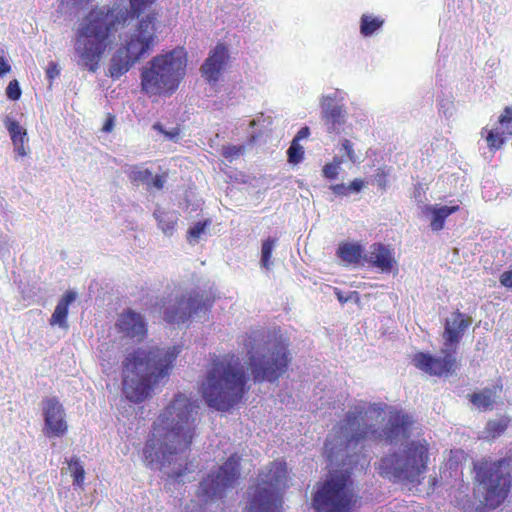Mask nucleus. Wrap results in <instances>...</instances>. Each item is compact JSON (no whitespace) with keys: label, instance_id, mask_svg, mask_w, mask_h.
<instances>
[{"label":"nucleus","instance_id":"nucleus-1","mask_svg":"<svg viewBox=\"0 0 512 512\" xmlns=\"http://www.w3.org/2000/svg\"><path fill=\"white\" fill-rule=\"evenodd\" d=\"M198 406L183 393L175 394L152 425L143 448L148 467L170 464L190 450L197 429Z\"/></svg>","mask_w":512,"mask_h":512},{"label":"nucleus","instance_id":"nucleus-2","mask_svg":"<svg viewBox=\"0 0 512 512\" xmlns=\"http://www.w3.org/2000/svg\"><path fill=\"white\" fill-rule=\"evenodd\" d=\"M156 0H129L130 10L117 7H95L82 19L75 33L78 64L95 72L114 34L129 18H139Z\"/></svg>","mask_w":512,"mask_h":512},{"label":"nucleus","instance_id":"nucleus-3","mask_svg":"<svg viewBox=\"0 0 512 512\" xmlns=\"http://www.w3.org/2000/svg\"><path fill=\"white\" fill-rule=\"evenodd\" d=\"M181 347L137 348L123 361V393L133 403H141L171 374Z\"/></svg>","mask_w":512,"mask_h":512},{"label":"nucleus","instance_id":"nucleus-4","mask_svg":"<svg viewBox=\"0 0 512 512\" xmlns=\"http://www.w3.org/2000/svg\"><path fill=\"white\" fill-rule=\"evenodd\" d=\"M247 382L245 370L235 354L216 356L201 383V395L208 407L227 412L242 402L249 391Z\"/></svg>","mask_w":512,"mask_h":512},{"label":"nucleus","instance_id":"nucleus-5","mask_svg":"<svg viewBox=\"0 0 512 512\" xmlns=\"http://www.w3.org/2000/svg\"><path fill=\"white\" fill-rule=\"evenodd\" d=\"M187 61L182 46L152 57L140 72L141 92L149 98L172 96L184 79Z\"/></svg>","mask_w":512,"mask_h":512},{"label":"nucleus","instance_id":"nucleus-6","mask_svg":"<svg viewBox=\"0 0 512 512\" xmlns=\"http://www.w3.org/2000/svg\"><path fill=\"white\" fill-rule=\"evenodd\" d=\"M430 460V444L426 439L408 441L400 453L383 456L376 466L379 475L393 482L419 485L424 480Z\"/></svg>","mask_w":512,"mask_h":512},{"label":"nucleus","instance_id":"nucleus-7","mask_svg":"<svg viewBox=\"0 0 512 512\" xmlns=\"http://www.w3.org/2000/svg\"><path fill=\"white\" fill-rule=\"evenodd\" d=\"M264 337L262 330H253L242 336V345L247 350V365L254 382L274 383L288 371L292 357L288 344L282 341L275 343L262 354L255 353L257 343Z\"/></svg>","mask_w":512,"mask_h":512},{"label":"nucleus","instance_id":"nucleus-8","mask_svg":"<svg viewBox=\"0 0 512 512\" xmlns=\"http://www.w3.org/2000/svg\"><path fill=\"white\" fill-rule=\"evenodd\" d=\"M474 472L481 504L488 509L502 505L512 489V456L482 457L474 462Z\"/></svg>","mask_w":512,"mask_h":512},{"label":"nucleus","instance_id":"nucleus-9","mask_svg":"<svg viewBox=\"0 0 512 512\" xmlns=\"http://www.w3.org/2000/svg\"><path fill=\"white\" fill-rule=\"evenodd\" d=\"M288 468L284 460H274L266 471L259 473L258 483L250 492L248 512H280L281 491L288 485Z\"/></svg>","mask_w":512,"mask_h":512},{"label":"nucleus","instance_id":"nucleus-10","mask_svg":"<svg viewBox=\"0 0 512 512\" xmlns=\"http://www.w3.org/2000/svg\"><path fill=\"white\" fill-rule=\"evenodd\" d=\"M358 500L350 474L336 472L317 484L312 506L316 512H353Z\"/></svg>","mask_w":512,"mask_h":512},{"label":"nucleus","instance_id":"nucleus-11","mask_svg":"<svg viewBox=\"0 0 512 512\" xmlns=\"http://www.w3.org/2000/svg\"><path fill=\"white\" fill-rule=\"evenodd\" d=\"M241 457L233 453L217 470L200 483L197 496L204 502L221 499L228 488L234 487L240 477Z\"/></svg>","mask_w":512,"mask_h":512},{"label":"nucleus","instance_id":"nucleus-12","mask_svg":"<svg viewBox=\"0 0 512 512\" xmlns=\"http://www.w3.org/2000/svg\"><path fill=\"white\" fill-rule=\"evenodd\" d=\"M157 20L156 12L139 18L133 31L120 46L137 62L148 55L158 42Z\"/></svg>","mask_w":512,"mask_h":512},{"label":"nucleus","instance_id":"nucleus-13","mask_svg":"<svg viewBox=\"0 0 512 512\" xmlns=\"http://www.w3.org/2000/svg\"><path fill=\"white\" fill-rule=\"evenodd\" d=\"M443 357H434L429 353L418 352L413 356V364L416 368L424 371L431 376H448L452 374L457 368V361L454 357L455 352L442 350Z\"/></svg>","mask_w":512,"mask_h":512},{"label":"nucleus","instance_id":"nucleus-14","mask_svg":"<svg viewBox=\"0 0 512 512\" xmlns=\"http://www.w3.org/2000/svg\"><path fill=\"white\" fill-rule=\"evenodd\" d=\"M205 306L203 297L199 292L192 291L183 294L173 306L164 311V320L170 324L185 323L190 317L202 310Z\"/></svg>","mask_w":512,"mask_h":512},{"label":"nucleus","instance_id":"nucleus-15","mask_svg":"<svg viewBox=\"0 0 512 512\" xmlns=\"http://www.w3.org/2000/svg\"><path fill=\"white\" fill-rule=\"evenodd\" d=\"M368 412V409L365 407L356 406L352 411L347 413L344 428L352 432L351 437L348 439L349 443H358L366 439L373 441L382 439V433L374 428V426L368 424L361 425V422L364 421Z\"/></svg>","mask_w":512,"mask_h":512},{"label":"nucleus","instance_id":"nucleus-16","mask_svg":"<svg viewBox=\"0 0 512 512\" xmlns=\"http://www.w3.org/2000/svg\"><path fill=\"white\" fill-rule=\"evenodd\" d=\"M44 434L47 437H62L68 430L63 406L57 398H46L43 401Z\"/></svg>","mask_w":512,"mask_h":512},{"label":"nucleus","instance_id":"nucleus-17","mask_svg":"<svg viewBox=\"0 0 512 512\" xmlns=\"http://www.w3.org/2000/svg\"><path fill=\"white\" fill-rule=\"evenodd\" d=\"M472 323V318L459 310L454 311L450 318L444 322L442 338L444 347L451 352H456L465 331Z\"/></svg>","mask_w":512,"mask_h":512},{"label":"nucleus","instance_id":"nucleus-18","mask_svg":"<svg viewBox=\"0 0 512 512\" xmlns=\"http://www.w3.org/2000/svg\"><path fill=\"white\" fill-rule=\"evenodd\" d=\"M364 262L369 267L376 268L382 273L398 271V264L393 249L380 242L370 245L368 253L364 255Z\"/></svg>","mask_w":512,"mask_h":512},{"label":"nucleus","instance_id":"nucleus-19","mask_svg":"<svg viewBox=\"0 0 512 512\" xmlns=\"http://www.w3.org/2000/svg\"><path fill=\"white\" fill-rule=\"evenodd\" d=\"M115 326L118 332L138 342L143 341L148 333L145 319L132 309H126L120 313Z\"/></svg>","mask_w":512,"mask_h":512},{"label":"nucleus","instance_id":"nucleus-20","mask_svg":"<svg viewBox=\"0 0 512 512\" xmlns=\"http://www.w3.org/2000/svg\"><path fill=\"white\" fill-rule=\"evenodd\" d=\"M229 59L228 49L224 44H217L209 53V56L201 66L202 76L209 82L215 83L219 80L225 65Z\"/></svg>","mask_w":512,"mask_h":512},{"label":"nucleus","instance_id":"nucleus-21","mask_svg":"<svg viewBox=\"0 0 512 512\" xmlns=\"http://www.w3.org/2000/svg\"><path fill=\"white\" fill-rule=\"evenodd\" d=\"M413 424L414 420L409 414L399 410L391 412L383 431L386 441L391 443L400 437L409 438Z\"/></svg>","mask_w":512,"mask_h":512},{"label":"nucleus","instance_id":"nucleus-22","mask_svg":"<svg viewBox=\"0 0 512 512\" xmlns=\"http://www.w3.org/2000/svg\"><path fill=\"white\" fill-rule=\"evenodd\" d=\"M5 127L7 128L11 141L14 146V151L17 156L25 157L28 151L25 144L28 142L27 131L23 128L20 123L14 119L7 117L4 120Z\"/></svg>","mask_w":512,"mask_h":512},{"label":"nucleus","instance_id":"nucleus-23","mask_svg":"<svg viewBox=\"0 0 512 512\" xmlns=\"http://www.w3.org/2000/svg\"><path fill=\"white\" fill-rule=\"evenodd\" d=\"M135 63H137V61L119 47L110 60L108 69L109 75L113 79H118L126 74Z\"/></svg>","mask_w":512,"mask_h":512},{"label":"nucleus","instance_id":"nucleus-24","mask_svg":"<svg viewBox=\"0 0 512 512\" xmlns=\"http://www.w3.org/2000/svg\"><path fill=\"white\" fill-rule=\"evenodd\" d=\"M364 249L356 242L343 241L339 244L336 255L348 265L359 264L364 261Z\"/></svg>","mask_w":512,"mask_h":512},{"label":"nucleus","instance_id":"nucleus-25","mask_svg":"<svg viewBox=\"0 0 512 512\" xmlns=\"http://www.w3.org/2000/svg\"><path fill=\"white\" fill-rule=\"evenodd\" d=\"M460 210L458 204L452 206H426L425 211L431 214L430 227L432 231H440L444 228L445 220L453 213Z\"/></svg>","mask_w":512,"mask_h":512},{"label":"nucleus","instance_id":"nucleus-26","mask_svg":"<svg viewBox=\"0 0 512 512\" xmlns=\"http://www.w3.org/2000/svg\"><path fill=\"white\" fill-rule=\"evenodd\" d=\"M76 299V293L73 291H67L63 297L59 300L55 307V310L50 318L51 325H59L62 328L68 327L67 317L69 305Z\"/></svg>","mask_w":512,"mask_h":512},{"label":"nucleus","instance_id":"nucleus-27","mask_svg":"<svg viewBox=\"0 0 512 512\" xmlns=\"http://www.w3.org/2000/svg\"><path fill=\"white\" fill-rule=\"evenodd\" d=\"M322 118L328 127V131H335L340 125L344 123V110L342 106L333 101H330L323 108Z\"/></svg>","mask_w":512,"mask_h":512},{"label":"nucleus","instance_id":"nucleus-28","mask_svg":"<svg viewBox=\"0 0 512 512\" xmlns=\"http://www.w3.org/2000/svg\"><path fill=\"white\" fill-rule=\"evenodd\" d=\"M495 398L496 392L491 388H484L468 395L469 401L481 411L492 410Z\"/></svg>","mask_w":512,"mask_h":512},{"label":"nucleus","instance_id":"nucleus-29","mask_svg":"<svg viewBox=\"0 0 512 512\" xmlns=\"http://www.w3.org/2000/svg\"><path fill=\"white\" fill-rule=\"evenodd\" d=\"M511 423V418L509 416H501L498 419L489 420L484 428V438L486 440H494L500 437L505 431L508 429Z\"/></svg>","mask_w":512,"mask_h":512},{"label":"nucleus","instance_id":"nucleus-30","mask_svg":"<svg viewBox=\"0 0 512 512\" xmlns=\"http://www.w3.org/2000/svg\"><path fill=\"white\" fill-rule=\"evenodd\" d=\"M154 216L158 222V227L165 235H172L176 229L178 218L175 213L166 211H156Z\"/></svg>","mask_w":512,"mask_h":512},{"label":"nucleus","instance_id":"nucleus-31","mask_svg":"<svg viewBox=\"0 0 512 512\" xmlns=\"http://www.w3.org/2000/svg\"><path fill=\"white\" fill-rule=\"evenodd\" d=\"M384 24V19L371 14H363L360 18V33L364 37L371 36Z\"/></svg>","mask_w":512,"mask_h":512},{"label":"nucleus","instance_id":"nucleus-32","mask_svg":"<svg viewBox=\"0 0 512 512\" xmlns=\"http://www.w3.org/2000/svg\"><path fill=\"white\" fill-rule=\"evenodd\" d=\"M69 470L73 477V484L77 486H82L85 480V470L80 461L73 457L68 461Z\"/></svg>","mask_w":512,"mask_h":512},{"label":"nucleus","instance_id":"nucleus-33","mask_svg":"<svg viewBox=\"0 0 512 512\" xmlns=\"http://www.w3.org/2000/svg\"><path fill=\"white\" fill-rule=\"evenodd\" d=\"M128 177L133 184L145 183L150 185V180L152 179V172L149 169H141L138 166H134L131 168Z\"/></svg>","mask_w":512,"mask_h":512},{"label":"nucleus","instance_id":"nucleus-34","mask_svg":"<svg viewBox=\"0 0 512 512\" xmlns=\"http://www.w3.org/2000/svg\"><path fill=\"white\" fill-rule=\"evenodd\" d=\"M486 132V142L490 150H499L505 142L503 134L496 130H488L487 128L482 129V135Z\"/></svg>","mask_w":512,"mask_h":512},{"label":"nucleus","instance_id":"nucleus-35","mask_svg":"<svg viewBox=\"0 0 512 512\" xmlns=\"http://www.w3.org/2000/svg\"><path fill=\"white\" fill-rule=\"evenodd\" d=\"M276 239L267 238L263 241L261 247V264L264 268L269 269L271 266V257Z\"/></svg>","mask_w":512,"mask_h":512},{"label":"nucleus","instance_id":"nucleus-36","mask_svg":"<svg viewBox=\"0 0 512 512\" xmlns=\"http://www.w3.org/2000/svg\"><path fill=\"white\" fill-rule=\"evenodd\" d=\"M343 161L341 158L335 156L332 162L326 163L322 168L323 177L334 180L337 178L339 169L342 165Z\"/></svg>","mask_w":512,"mask_h":512},{"label":"nucleus","instance_id":"nucleus-37","mask_svg":"<svg viewBox=\"0 0 512 512\" xmlns=\"http://www.w3.org/2000/svg\"><path fill=\"white\" fill-rule=\"evenodd\" d=\"M466 453L462 449L450 450L449 457L446 461V466L450 470H457L458 466L466 460Z\"/></svg>","mask_w":512,"mask_h":512},{"label":"nucleus","instance_id":"nucleus-38","mask_svg":"<svg viewBox=\"0 0 512 512\" xmlns=\"http://www.w3.org/2000/svg\"><path fill=\"white\" fill-rule=\"evenodd\" d=\"M287 156L289 163L298 164L304 158V149L298 142L292 141L287 150Z\"/></svg>","mask_w":512,"mask_h":512},{"label":"nucleus","instance_id":"nucleus-39","mask_svg":"<svg viewBox=\"0 0 512 512\" xmlns=\"http://www.w3.org/2000/svg\"><path fill=\"white\" fill-rule=\"evenodd\" d=\"M208 225H210L209 219L197 222L187 231V240L190 243L193 241H197Z\"/></svg>","mask_w":512,"mask_h":512},{"label":"nucleus","instance_id":"nucleus-40","mask_svg":"<svg viewBox=\"0 0 512 512\" xmlns=\"http://www.w3.org/2000/svg\"><path fill=\"white\" fill-rule=\"evenodd\" d=\"M21 89L16 79L11 80L6 88V95L10 100L16 101L21 97Z\"/></svg>","mask_w":512,"mask_h":512},{"label":"nucleus","instance_id":"nucleus-41","mask_svg":"<svg viewBox=\"0 0 512 512\" xmlns=\"http://www.w3.org/2000/svg\"><path fill=\"white\" fill-rule=\"evenodd\" d=\"M153 129L163 134L167 139L176 140L180 135V128L175 127L170 131L164 129L161 123L157 122L153 125Z\"/></svg>","mask_w":512,"mask_h":512},{"label":"nucleus","instance_id":"nucleus-42","mask_svg":"<svg viewBox=\"0 0 512 512\" xmlns=\"http://www.w3.org/2000/svg\"><path fill=\"white\" fill-rule=\"evenodd\" d=\"M387 172L383 168H379L375 174V181L381 190L387 188Z\"/></svg>","mask_w":512,"mask_h":512},{"label":"nucleus","instance_id":"nucleus-43","mask_svg":"<svg viewBox=\"0 0 512 512\" xmlns=\"http://www.w3.org/2000/svg\"><path fill=\"white\" fill-rule=\"evenodd\" d=\"M60 75V69L55 62H50L46 69V76L50 82Z\"/></svg>","mask_w":512,"mask_h":512},{"label":"nucleus","instance_id":"nucleus-44","mask_svg":"<svg viewBox=\"0 0 512 512\" xmlns=\"http://www.w3.org/2000/svg\"><path fill=\"white\" fill-rule=\"evenodd\" d=\"M166 179L167 173L156 175L154 178L151 179L152 181L150 182V185H148V187H154L158 190H161L165 185Z\"/></svg>","mask_w":512,"mask_h":512},{"label":"nucleus","instance_id":"nucleus-45","mask_svg":"<svg viewBox=\"0 0 512 512\" xmlns=\"http://www.w3.org/2000/svg\"><path fill=\"white\" fill-rule=\"evenodd\" d=\"M499 282L503 287L512 289V269L504 271L499 277Z\"/></svg>","mask_w":512,"mask_h":512},{"label":"nucleus","instance_id":"nucleus-46","mask_svg":"<svg viewBox=\"0 0 512 512\" xmlns=\"http://www.w3.org/2000/svg\"><path fill=\"white\" fill-rule=\"evenodd\" d=\"M241 152H242L241 146H228V147H224L222 154L225 158L229 159V158L238 156Z\"/></svg>","mask_w":512,"mask_h":512},{"label":"nucleus","instance_id":"nucleus-47","mask_svg":"<svg viewBox=\"0 0 512 512\" xmlns=\"http://www.w3.org/2000/svg\"><path fill=\"white\" fill-rule=\"evenodd\" d=\"M342 149L346 152L347 157L349 158V160L351 162H355L356 161V155H355V152L353 150V145H352V143L348 139H345L342 142Z\"/></svg>","mask_w":512,"mask_h":512},{"label":"nucleus","instance_id":"nucleus-48","mask_svg":"<svg viewBox=\"0 0 512 512\" xmlns=\"http://www.w3.org/2000/svg\"><path fill=\"white\" fill-rule=\"evenodd\" d=\"M192 470H190L188 468V463H186L184 465V467L182 468H179L178 470H174L172 471V473L169 475L170 478H172L173 480L175 481H180L181 478L186 475L187 473L191 472Z\"/></svg>","mask_w":512,"mask_h":512},{"label":"nucleus","instance_id":"nucleus-49","mask_svg":"<svg viewBox=\"0 0 512 512\" xmlns=\"http://www.w3.org/2000/svg\"><path fill=\"white\" fill-rule=\"evenodd\" d=\"M498 122L502 125L512 122V107H505L503 113L499 116Z\"/></svg>","mask_w":512,"mask_h":512},{"label":"nucleus","instance_id":"nucleus-50","mask_svg":"<svg viewBox=\"0 0 512 512\" xmlns=\"http://www.w3.org/2000/svg\"><path fill=\"white\" fill-rule=\"evenodd\" d=\"M334 194L339 196H347L349 195V187L345 184H335L330 187Z\"/></svg>","mask_w":512,"mask_h":512},{"label":"nucleus","instance_id":"nucleus-51","mask_svg":"<svg viewBox=\"0 0 512 512\" xmlns=\"http://www.w3.org/2000/svg\"><path fill=\"white\" fill-rule=\"evenodd\" d=\"M114 124H115V117L114 115L112 114H108L107 115V118H106V121L102 127V131L105 132V133H110L113 128H114Z\"/></svg>","mask_w":512,"mask_h":512},{"label":"nucleus","instance_id":"nucleus-52","mask_svg":"<svg viewBox=\"0 0 512 512\" xmlns=\"http://www.w3.org/2000/svg\"><path fill=\"white\" fill-rule=\"evenodd\" d=\"M365 183L362 179H354L349 185V194L351 192H360L364 187Z\"/></svg>","mask_w":512,"mask_h":512},{"label":"nucleus","instance_id":"nucleus-53","mask_svg":"<svg viewBox=\"0 0 512 512\" xmlns=\"http://www.w3.org/2000/svg\"><path fill=\"white\" fill-rule=\"evenodd\" d=\"M310 135V129L309 127L305 126L302 127L296 134V136L293 138L292 141H296L299 143L300 140L307 138Z\"/></svg>","mask_w":512,"mask_h":512},{"label":"nucleus","instance_id":"nucleus-54","mask_svg":"<svg viewBox=\"0 0 512 512\" xmlns=\"http://www.w3.org/2000/svg\"><path fill=\"white\" fill-rule=\"evenodd\" d=\"M10 71V64L4 59V57L0 56V77L9 73Z\"/></svg>","mask_w":512,"mask_h":512},{"label":"nucleus","instance_id":"nucleus-55","mask_svg":"<svg viewBox=\"0 0 512 512\" xmlns=\"http://www.w3.org/2000/svg\"><path fill=\"white\" fill-rule=\"evenodd\" d=\"M335 294H336L337 299L339 300L340 303H345L348 300L347 298H345L342 295V292L340 290H338V289H336Z\"/></svg>","mask_w":512,"mask_h":512}]
</instances>
